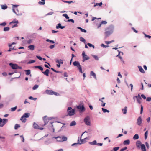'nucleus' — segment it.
<instances>
[{
	"label": "nucleus",
	"mask_w": 151,
	"mask_h": 151,
	"mask_svg": "<svg viewBox=\"0 0 151 151\" xmlns=\"http://www.w3.org/2000/svg\"><path fill=\"white\" fill-rule=\"evenodd\" d=\"M75 109H73L71 107H68L67 111V116H71L74 115L75 114Z\"/></svg>",
	"instance_id": "1"
},
{
	"label": "nucleus",
	"mask_w": 151,
	"mask_h": 151,
	"mask_svg": "<svg viewBox=\"0 0 151 151\" xmlns=\"http://www.w3.org/2000/svg\"><path fill=\"white\" fill-rule=\"evenodd\" d=\"M38 69L42 71V72L46 76H49V70L48 69H46L45 71H43V69L41 66H38Z\"/></svg>",
	"instance_id": "2"
},
{
	"label": "nucleus",
	"mask_w": 151,
	"mask_h": 151,
	"mask_svg": "<svg viewBox=\"0 0 151 151\" xmlns=\"http://www.w3.org/2000/svg\"><path fill=\"white\" fill-rule=\"evenodd\" d=\"M83 121L87 125H91L90 118L89 116H87L85 117Z\"/></svg>",
	"instance_id": "3"
},
{
	"label": "nucleus",
	"mask_w": 151,
	"mask_h": 151,
	"mask_svg": "<svg viewBox=\"0 0 151 151\" xmlns=\"http://www.w3.org/2000/svg\"><path fill=\"white\" fill-rule=\"evenodd\" d=\"M77 109L79 110V111L80 113H82L85 110V108L83 105L79 104L77 106Z\"/></svg>",
	"instance_id": "4"
},
{
	"label": "nucleus",
	"mask_w": 151,
	"mask_h": 151,
	"mask_svg": "<svg viewBox=\"0 0 151 151\" xmlns=\"http://www.w3.org/2000/svg\"><path fill=\"white\" fill-rule=\"evenodd\" d=\"M47 117L46 116H44L43 118V119L44 122V124L43 125V126H45V125L47 124L49 120H51L53 119L52 117H50L48 118V119L46 118V117Z\"/></svg>",
	"instance_id": "5"
},
{
	"label": "nucleus",
	"mask_w": 151,
	"mask_h": 151,
	"mask_svg": "<svg viewBox=\"0 0 151 151\" xmlns=\"http://www.w3.org/2000/svg\"><path fill=\"white\" fill-rule=\"evenodd\" d=\"M114 27L113 25H111L109 26L106 29V30H108L111 33H113Z\"/></svg>",
	"instance_id": "6"
},
{
	"label": "nucleus",
	"mask_w": 151,
	"mask_h": 151,
	"mask_svg": "<svg viewBox=\"0 0 151 151\" xmlns=\"http://www.w3.org/2000/svg\"><path fill=\"white\" fill-rule=\"evenodd\" d=\"M9 65L13 69H17V65L16 64H13L12 63H9Z\"/></svg>",
	"instance_id": "7"
},
{
	"label": "nucleus",
	"mask_w": 151,
	"mask_h": 151,
	"mask_svg": "<svg viewBox=\"0 0 151 151\" xmlns=\"http://www.w3.org/2000/svg\"><path fill=\"white\" fill-rule=\"evenodd\" d=\"M8 120L6 119H2V122L1 124H0V127H3L8 122Z\"/></svg>",
	"instance_id": "8"
},
{
	"label": "nucleus",
	"mask_w": 151,
	"mask_h": 151,
	"mask_svg": "<svg viewBox=\"0 0 151 151\" xmlns=\"http://www.w3.org/2000/svg\"><path fill=\"white\" fill-rule=\"evenodd\" d=\"M137 124L139 126H141L142 122V119L141 116L139 117L137 120Z\"/></svg>",
	"instance_id": "9"
},
{
	"label": "nucleus",
	"mask_w": 151,
	"mask_h": 151,
	"mask_svg": "<svg viewBox=\"0 0 151 151\" xmlns=\"http://www.w3.org/2000/svg\"><path fill=\"white\" fill-rule=\"evenodd\" d=\"M73 65L75 66H77V68L81 66L79 62L78 61H75L73 63Z\"/></svg>",
	"instance_id": "10"
},
{
	"label": "nucleus",
	"mask_w": 151,
	"mask_h": 151,
	"mask_svg": "<svg viewBox=\"0 0 151 151\" xmlns=\"http://www.w3.org/2000/svg\"><path fill=\"white\" fill-rule=\"evenodd\" d=\"M142 144H141V141L139 140H138L136 142V145L138 148L140 149V146Z\"/></svg>",
	"instance_id": "11"
},
{
	"label": "nucleus",
	"mask_w": 151,
	"mask_h": 151,
	"mask_svg": "<svg viewBox=\"0 0 151 151\" xmlns=\"http://www.w3.org/2000/svg\"><path fill=\"white\" fill-rule=\"evenodd\" d=\"M30 115V114L29 113H25L22 116V118H28Z\"/></svg>",
	"instance_id": "12"
},
{
	"label": "nucleus",
	"mask_w": 151,
	"mask_h": 151,
	"mask_svg": "<svg viewBox=\"0 0 151 151\" xmlns=\"http://www.w3.org/2000/svg\"><path fill=\"white\" fill-rule=\"evenodd\" d=\"M46 93L48 95H52V92L53 91L52 90H46L45 91Z\"/></svg>",
	"instance_id": "13"
},
{
	"label": "nucleus",
	"mask_w": 151,
	"mask_h": 151,
	"mask_svg": "<svg viewBox=\"0 0 151 151\" xmlns=\"http://www.w3.org/2000/svg\"><path fill=\"white\" fill-rule=\"evenodd\" d=\"M104 99V97H102L99 100L101 102V105L102 107H104L106 104L105 103H104L103 101V100Z\"/></svg>",
	"instance_id": "14"
},
{
	"label": "nucleus",
	"mask_w": 151,
	"mask_h": 151,
	"mask_svg": "<svg viewBox=\"0 0 151 151\" xmlns=\"http://www.w3.org/2000/svg\"><path fill=\"white\" fill-rule=\"evenodd\" d=\"M130 143V140L129 139H127L123 142V144L124 145H128Z\"/></svg>",
	"instance_id": "15"
},
{
	"label": "nucleus",
	"mask_w": 151,
	"mask_h": 151,
	"mask_svg": "<svg viewBox=\"0 0 151 151\" xmlns=\"http://www.w3.org/2000/svg\"><path fill=\"white\" fill-rule=\"evenodd\" d=\"M56 63H58V64H63V60H62L61 59H56Z\"/></svg>",
	"instance_id": "16"
},
{
	"label": "nucleus",
	"mask_w": 151,
	"mask_h": 151,
	"mask_svg": "<svg viewBox=\"0 0 151 151\" xmlns=\"http://www.w3.org/2000/svg\"><path fill=\"white\" fill-rule=\"evenodd\" d=\"M127 106H125L124 109H122V111L123 114H127Z\"/></svg>",
	"instance_id": "17"
},
{
	"label": "nucleus",
	"mask_w": 151,
	"mask_h": 151,
	"mask_svg": "<svg viewBox=\"0 0 151 151\" xmlns=\"http://www.w3.org/2000/svg\"><path fill=\"white\" fill-rule=\"evenodd\" d=\"M106 30V31L105 32V34L106 35V37H108L112 33H111V32H110L109 30Z\"/></svg>",
	"instance_id": "18"
},
{
	"label": "nucleus",
	"mask_w": 151,
	"mask_h": 151,
	"mask_svg": "<svg viewBox=\"0 0 151 151\" xmlns=\"http://www.w3.org/2000/svg\"><path fill=\"white\" fill-rule=\"evenodd\" d=\"M138 68H139V71L142 73H145V71L142 67V66H138Z\"/></svg>",
	"instance_id": "19"
},
{
	"label": "nucleus",
	"mask_w": 151,
	"mask_h": 151,
	"mask_svg": "<svg viewBox=\"0 0 151 151\" xmlns=\"http://www.w3.org/2000/svg\"><path fill=\"white\" fill-rule=\"evenodd\" d=\"M90 59L89 57L87 55H86V56H84V57H83V60L82 61L84 62L85 60H88Z\"/></svg>",
	"instance_id": "20"
},
{
	"label": "nucleus",
	"mask_w": 151,
	"mask_h": 151,
	"mask_svg": "<svg viewBox=\"0 0 151 151\" xmlns=\"http://www.w3.org/2000/svg\"><path fill=\"white\" fill-rule=\"evenodd\" d=\"M53 138H55V139H56V141L58 142H62V139L61 138V137L60 136H58L56 137H53Z\"/></svg>",
	"instance_id": "21"
},
{
	"label": "nucleus",
	"mask_w": 151,
	"mask_h": 151,
	"mask_svg": "<svg viewBox=\"0 0 151 151\" xmlns=\"http://www.w3.org/2000/svg\"><path fill=\"white\" fill-rule=\"evenodd\" d=\"M141 148L142 151H146V147L144 144H142L141 145Z\"/></svg>",
	"instance_id": "22"
},
{
	"label": "nucleus",
	"mask_w": 151,
	"mask_h": 151,
	"mask_svg": "<svg viewBox=\"0 0 151 151\" xmlns=\"http://www.w3.org/2000/svg\"><path fill=\"white\" fill-rule=\"evenodd\" d=\"M89 144L91 145H97V142L96 140H94L92 142H89Z\"/></svg>",
	"instance_id": "23"
},
{
	"label": "nucleus",
	"mask_w": 151,
	"mask_h": 151,
	"mask_svg": "<svg viewBox=\"0 0 151 151\" xmlns=\"http://www.w3.org/2000/svg\"><path fill=\"white\" fill-rule=\"evenodd\" d=\"M77 28L80 30L82 32L86 33L87 32V31L86 30L84 29H83L80 27H77Z\"/></svg>",
	"instance_id": "24"
},
{
	"label": "nucleus",
	"mask_w": 151,
	"mask_h": 151,
	"mask_svg": "<svg viewBox=\"0 0 151 151\" xmlns=\"http://www.w3.org/2000/svg\"><path fill=\"white\" fill-rule=\"evenodd\" d=\"M90 74L91 76H92L95 79H96V74L93 71H91V72Z\"/></svg>",
	"instance_id": "25"
},
{
	"label": "nucleus",
	"mask_w": 151,
	"mask_h": 151,
	"mask_svg": "<svg viewBox=\"0 0 151 151\" xmlns=\"http://www.w3.org/2000/svg\"><path fill=\"white\" fill-rule=\"evenodd\" d=\"M86 139H88V138L87 137H86L83 139H81L80 140L81 143L80 144H82L83 143H84L86 142V141L85 140Z\"/></svg>",
	"instance_id": "26"
},
{
	"label": "nucleus",
	"mask_w": 151,
	"mask_h": 151,
	"mask_svg": "<svg viewBox=\"0 0 151 151\" xmlns=\"http://www.w3.org/2000/svg\"><path fill=\"white\" fill-rule=\"evenodd\" d=\"M12 10L13 12L15 14H16V15L17 16H19V15H22V13H17V12H16L15 10V9H14V8H12Z\"/></svg>",
	"instance_id": "27"
},
{
	"label": "nucleus",
	"mask_w": 151,
	"mask_h": 151,
	"mask_svg": "<svg viewBox=\"0 0 151 151\" xmlns=\"http://www.w3.org/2000/svg\"><path fill=\"white\" fill-rule=\"evenodd\" d=\"M1 9L3 10H5L7 8V6L6 5H1Z\"/></svg>",
	"instance_id": "28"
},
{
	"label": "nucleus",
	"mask_w": 151,
	"mask_h": 151,
	"mask_svg": "<svg viewBox=\"0 0 151 151\" xmlns=\"http://www.w3.org/2000/svg\"><path fill=\"white\" fill-rule=\"evenodd\" d=\"M33 127L34 129H38V124L34 122L33 124Z\"/></svg>",
	"instance_id": "29"
},
{
	"label": "nucleus",
	"mask_w": 151,
	"mask_h": 151,
	"mask_svg": "<svg viewBox=\"0 0 151 151\" xmlns=\"http://www.w3.org/2000/svg\"><path fill=\"white\" fill-rule=\"evenodd\" d=\"M76 124V123L75 121H72L70 123V126H75Z\"/></svg>",
	"instance_id": "30"
},
{
	"label": "nucleus",
	"mask_w": 151,
	"mask_h": 151,
	"mask_svg": "<svg viewBox=\"0 0 151 151\" xmlns=\"http://www.w3.org/2000/svg\"><path fill=\"white\" fill-rule=\"evenodd\" d=\"M139 138V136L137 134H136L133 137V139L134 140L138 139Z\"/></svg>",
	"instance_id": "31"
},
{
	"label": "nucleus",
	"mask_w": 151,
	"mask_h": 151,
	"mask_svg": "<svg viewBox=\"0 0 151 151\" xmlns=\"http://www.w3.org/2000/svg\"><path fill=\"white\" fill-rule=\"evenodd\" d=\"M28 48L31 50H34V46L33 45H31L28 47Z\"/></svg>",
	"instance_id": "32"
},
{
	"label": "nucleus",
	"mask_w": 151,
	"mask_h": 151,
	"mask_svg": "<svg viewBox=\"0 0 151 151\" xmlns=\"http://www.w3.org/2000/svg\"><path fill=\"white\" fill-rule=\"evenodd\" d=\"M62 142L66 141L67 140V138L65 136L61 137Z\"/></svg>",
	"instance_id": "33"
},
{
	"label": "nucleus",
	"mask_w": 151,
	"mask_h": 151,
	"mask_svg": "<svg viewBox=\"0 0 151 151\" xmlns=\"http://www.w3.org/2000/svg\"><path fill=\"white\" fill-rule=\"evenodd\" d=\"M102 110L104 113H109V110L103 108H102Z\"/></svg>",
	"instance_id": "34"
},
{
	"label": "nucleus",
	"mask_w": 151,
	"mask_h": 151,
	"mask_svg": "<svg viewBox=\"0 0 151 151\" xmlns=\"http://www.w3.org/2000/svg\"><path fill=\"white\" fill-rule=\"evenodd\" d=\"M61 1L64 3H68V4H71L73 2L72 1H68L64 0H61Z\"/></svg>",
	"instance_id": "35"
},
{
	"label": "nucleus",
	"mask_w": 151,
	"mask_h": 151,
	"mask_svg": "<svg viewBox=\"0 0 151 151\" xmlns=\"http://www.w3.org/2000/svg\"><path fill=\"white\" fill-rule=\"evenodd\" d=\"M35 62V61L33 60H30L27 63L28 64L33 63Z\"/></svg>",
	"instance_id": "36"
},
{
	"label": "nucleus",
	"mask_w": 151,
	"mask_h": 151,
	"mask_svg": "<svg viewBox=\"0 0 151 151\" xmlns=\"http://www.w3.org/2000/svg\"><path fill=\"white\" fill-rule=\"evenodd\" d=\"M114 42V40H112L111 41H106L105 42V43L106 44L108 45L111 43L113 42Z\"/></svg>",
	"instance_id": "37"
},
{
	"label": "nucleus",
	"mask_w": 151,
	"mask_h": 151,
	"mask_svg": "<svg viewBox=\"0 0 151 151\" xmlns=\"http://www.w3.org/2000/svg\"><path fill=\"white\" fill-rule=\"evenodd\" d=\"M18 21L17 20L14 19L12 22H10V24H11L12 23H18Z\"/></svg>",
	"instance_id": "38"
},
{
	"label": "nucleus",
	"mask_w": 151,
	"mask_h": 151,
	"mask_svg": "<svg viewBox=\"0 0 151 151\" xmlns=\"http://www.w3.org/2000/svg\"><path fill=\"white\" fill-rule=\"evenodd\" d=\"M20 127V126L19 124H16L15 125L14 128L15 130H17L18 128H19Z\"/></svg>",
	"instance_id": "39"
},
{
	"label": "nucleus",
	"mask_w": 151,
	"mask_h": 151,
	"mask_svg": "<svg viewBox=\"0 0 151 151\" xmlns=\"http://www.w3.org/2000/svg\"><path fill=\"white\" fill-rule=\"evenodd\" d=\"M119 148V147H114L113 148L112 150L111 151H117Z\"/></svg>",
	"instance_id": "40"
},
{
	"label": "nucleus",
	"mask_w": 151,
	"mask_h": 151,
	"mask_svg": "<svg viewBox=\"0 0 151 151\" xmlns=\"http://www.w3.org/2000/svg\"><path fill=\"white\" fill-rule=\"evenodd\" d=\"M42 1H39L38 4L40 5H44L45 4V0H41Z\"/></svg>",
	"instance_id": "41"
},
{
	"label": "nucleus",
	"mask_w": 151,
	"mask_h": 151,
	"mask_svg": "<svg viewBox=\"0 0 151 151\" xmlns=\"http://www.w3.org/2000/svg\"><path fill=\"white\" fill-rule=\"evenodd\" d=\"M46 41L47 42H49L50 43H52V44H54V43H55V42H54V41L53 40H49V39H47L46 40Z\"/></svg>",
	"instance_id": "42"
},
{
	"label": "nucleus",
	"mask_w": 151,
	"mask_h": 151,
	"mask_svg": "<svg viewBox=\"0 0 151 151\" xmlns=\"http://www.w3.org/2000/svg\"><path fill=\"white\" fill-rule=\"evenodd\" d=\"M142 33L144 35L145 37H147L149 39L151 38V36L147 35L145 34L144 32H143Z\"/></svg>",
	"instance_id": "43"
},
{
	"label": "nucleus",
	"mask_w": 151,
	"mask_h": 151,
	"mask_svg": "<svg viewBox=\"0 0 151 151\" xmlns=\"http://www.w3.org/2000/svg\"><path fill=\"white\" fill-rule=\"evenodd\" d=\"M10 29V28L9 27H4V28L3 30L4 31H9Z\"/></svg>",
	"instance_id": "44"
},
{
	"label": "nucleus",
	"mask_w": 151,
	"mask_h": 151,
	"mask_svg": "<svg viewBox=\"0 0 151 151\" xmlns=\"http://www.w3.org/2000/svg\"><path fill=\"white\" fill-rule=\"evenodd\" d=\"M61 24L60 23H59L56 26V28L57 29H59V28H61Z\"/></svg>",
	"instance_id": "45"
},
{
	"label": "nucleus",
	"mask_w": 151,
	"mask_h": 151,
	"mask_svg": "<svg viewBox=\"0 0 151 151\" xmlns=\"http://www.w3.org/2000/svg\"><path fill=\"white\" fill-rule=\"evenodd\" d=\"M62 16H63L65 17L67 19H69V17L66 14H63Z\"/></svg>",
	"instance_id": "46"
},
{
	"label": "nucleus",
	"mask_w": 151,
	"mask_h": 151,
	"mask_svg": "<svg viewBox=\"0 0 151 151\" xmlns=\"http://www.w3.org/2000/svg\"><path fill=\"white\" fill-rule=\"evenodd\" d=\"M25 71L26 72V74L27 75H29L30 73V70H25Z\"/></svg>",
	"instance_id": "47"
},
{
	"label": "nucleus",
	"mask_w": 151,
	"mask_h": 151,
	"mask_svg": "<svg viewBox=\"0 0 151 151\" xmlns=\"http://www.w3.org/2000/svg\"><path fill=\"white\" fill-rule=\"evenodd\" d=\"M137 99V102L139 104H140L141 103V102L140 101V100L142 99V98L140 99L139 98H136Z\"/></svg>",
	"instance_id": "48"
},
{
	"label": "nucleus",
	"mask_w": 151,
	"mask_h": 151,
	"mask_svg": "<svg viewBox=\"0 0 151 151\" xmlns=\"http://www.w3.org/2000/svg\"><path fill=\"white\" fill-rule=\"evenodd\" d=\"M141 96H140L139 94L137 96H134L133 97V99H134L135 100V98H139L140 99H141Z\"/></svg>",
	"instance_id": "49"
},
{
	"label": "nucleus",
	"mask_w": 151,
	"mask_h": 151,
	"mask_svg": "<svg viewBox=\"0 0 151 151\" xmlns=\"http://www.w3.org/2000/svg\"><path fill=\"white\" fill-rule=\"evenodd\" d=\"M29 99L31 100H33L34 101H36L37 100V98H33L32 96H30L29 97Z\"/></svg>",
	"instance_id": "50"
},
{
	"label": "nucleus",
	"mask_w": 151,
	"mask_h": 151,
	"mask_svg": "<svg viewBox=\"0 0 151 151\" xmlns=\"http://www.w3.org/2000/svg\"><path fill=\"white\" fill-rule=\"evenodd\" d=\"M147 134H148V131H146L145 133V139H146L147 137Z\"/></svg>",
	"instance_id": "51"
},
{
	"label": "nucleus",
	"mask_w": 151,
	"mask_h": 151,
	"mask_svg": "<svg viewBox=\"0 0 151 151\" xmlns=\"http://www.w3.org/2000/svg\"><path fill=\"white\" fill-rule=\"evenodd\" d=\"M80 41L83 42L84 43H85L86 40L83 38L81 37L80 38Z\"/></svg>",
	"instance_id": "52"
},
{
	"label": "nucleus",
	"mask_w": 151,
	"mask_h": 151,
	"mask_svg": "<svg viewBox=\"0 0 151 151\" xmlns=\"http://www.w3.org/2000/svg\"><path fill=\"white\" fill-rule=\"evenodd\" d=\"M20 120H22V121L23 123H25L26 122V119L25 118H22V116Z\"/></svg>",
	"instance_id": "53"
},
{
	"label": "nucleus",
	"mask_w": 151,
	"mask_h": 151,
	"mask_svg": "<svg viewBox=\"0 0 151 151\" xmlns=\"http://www.w3.org/2000/svg\"><path fill=\"white\" fill-rule=\"evenodd\" d=\"M100 45L104 48H106L107 47H108L109 46V45H105L103 44H101Z\"/></svg>",
	"instance_id": "54"
},
{
	"label": "nucleus",
	"mask_w": 151,
	"mask_h": 151,
	"mask_svg": "<svg viewBox=\"0 0 151 151\" xmlns=\"http://www.w3.org/2000/svg\"><path fill=\"white\" fill-rule=\"evenodd\" d=\"M78 68V69L79 70V72L80 73H83V71H82V69L81 66H80Z\"/></svg>",
	"instance_id": "55"
},
{
	"label": "nucleus",
	"mask_w": 151,
	"mask_h": 151,
	"mask_svg": "<svg viewBox=\"0 0 151 151\" xmlns=\"http://www.w3.org/2000/svg\"><path fill=\"white\" fill-rule=\"evenodd\" d=\"M51 143V142L49 141V140H48L47 141H45V144L47 145H49V144L50 143Z\"/></svg>",
	"instance_id": "56"
},
{
	"label": "nucleus",
	"mask_w": 151,
	"mask_h": 151,
	"mask_svg": "<svg viewBox=\"0 0 151 151\" xmlns=\"http://www.w3.org/2000/svg\"><path fill=\"white\" fill-rule=\"evenodd\" d=\"M38 88V85L36 84L35 85L34 87L32 88L33 90H35Z\"/></svg>",
	"instance_id": "57"
},
{
	"label": "nucleus",
	"mask_w": 151,
	"mask_h": 151,
	"mask_svg": "<svg viewBox=\"0 0 151 151\" xmlns=\"http://www.w3.org/2000/svg\"><path fill=\"white\" fill-rule=\"evenodd\" d=\"M17 108V106H15L14 107H12L11 108V111H14Z\"/></svg>",
	"instance_id": "58"
},
{
	"label": "nucleus",
	"mask_w": 151,
	"mask_h": 151,
	"mask_svg": "<svg viewBox=\"0 0 151 151\" xmlns=\"http://www.w3.org/2000/svg\"><path fill=\"white\" fill-rule=\"evenodd\" d=\"M93 56L95 60H99V58L96 55H93Z\"/></svg>",
	"instance_id": "59"
},
{
	"label": "nucleus",
	"mask_w": 151,
	"mask_h": 151,
	"mask_svg": "<svg viewBox=\"0 0 151 151\" xmlns=\"http://www.w3.org/2000/svg\"><path fill=\"white\" fill-rule=\"evenodd\" d=\"M67 22H70L73 23H74V21L73 19H68L67 20Z\"/></svg>",
	"instance_id": "60"
},
{
	"label": "nucleus",
	"mask_w": 151,
	"mask_h": 151,
	"mask_svg": "<svg viewBox=\"0 0 151 151\" xmlns=\"http://www.w3.org/2000/svg\"><path fill=\"white\" fill-rule=\"evenodd\" d=\"M54 95L55 96H59V94L57 92H55L53 91V92L52 93V95Z\"/></svg>",
	"instance_id": "61"
},
{
	"label": "nucleus",
	"mask_w": 151,
	"mask_h": 151,
	"mask_svg": "<svg viewBox=\"0 0 151 151\" xmlns=\"http://www.w3.org/2000/svg\"><path fill=\"white\" fill-rule=\"evenodd\" d=\"M101 24H106L107 22L105 21H102L101 23Z\"/></svg>",
	"instance_id": "62"
},
{
	"label": "nucleus",
	"mask_w": 151,
	"mask_h": 151,
	"mask_svg": "<svg viewBox=\"0 0 151 151\" xmlns=\"http://www.w3.org/2000/svg\"><path fill=\"white\" fill-rule=\"evenodd\" d=\"M6 23L5 22H4L0 24V25L1 26H4L6 25Z\"/></svg>",
	"instance_id": "63"
},
{
	"label": "nucleus",
	"mask_w": 151,
	"mask_h": 151,
	"mask_svg": "<svg viewBox=\"0 0 151 151\" xmlns=\"http://www.w3.org/2000/svg\"><path fill=\"white\" fill-rule=\"evenodd\" d=\"M127 149V147H124V148L121 149L120 151H124L126 150Z\"/></svg>",
	"instance_id": "64"
}]
</instances>
